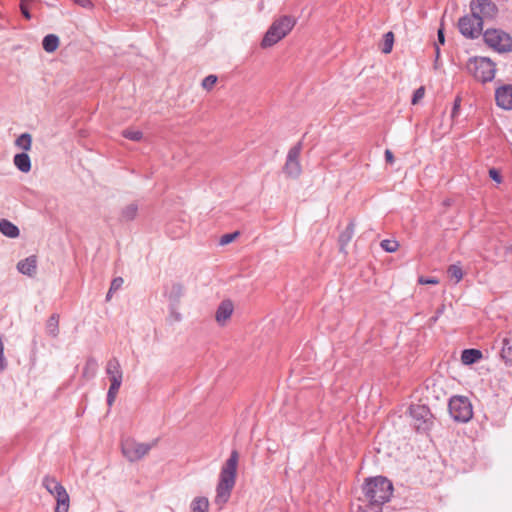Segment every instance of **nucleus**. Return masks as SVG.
Returning a JSON list of instances; mask_svg holds the SVG:
<instances>
[{
    "label": "nucleus",
    "mask_w": 512,
    "mask_h": 512,
    "mask_svg": "<svg viewBox=\"0 0 512 512\" xmlns=\"http://www.w3.org/2000/svg\"><path fill=\"white\" fill-rule=\"evenodd\" d=\"M238 459V452L233 450L221 469L215 497V503L218 505L225 504L230 498L235 486Z\"/></svg>",
    "instance_id": "1"
},
{
    "label": "nucleus",
    "mask_w": 512,
    "mask_h": 512,
    "mask_svg": "<svg viewBox=\"0 0 512 512\" xmlns=\"http://www.w3.org/2000/svg\"><path fill=\"white\" fill-rule=\"evenodd\" d=\"M363 492L369 503L382 506L390 500L393 485L387 478L377 476L366 480Z\"/></svg>",
    "instance_id": "2"
},
{
    "label": "nucleus",
    "mask_w": 512,
    "mask_h": 512,
    "mask_svg": "<svg viewBox=\"0 0 512 512\" xmlns=\"http://www.w3.org/2000/svg\"><path fill=\"white\" fill-rule=\"evenodd\" d=\"M295 24L296 19L289 15L276 19L265 33L261 41V47L268 48L278 43L293 29Z\"/></svg>",
    "instance_id": "3"
},
{
    "label": "nucleus",
    "mask_w": 512,
    "mask_h": 512,
    "mask_svg": "<svg viewBox=\"0 0 512 512\" xmlns=\"http://www.w3.org/2000/svg\"><path fill=\"white\" fill-rule=\"evenodd\" d=\"M483 38L487 46L499 53L512 51V37L500 29H487Z\"/></svg>",
    "instance_id": "4"
},
{
    "label": "nucleus",
    "mask_w": 512,
    "mask_h": 512,
    "mask_svg": "<svg viewBox=\"0 0 512 512\" xmlns=\"http://www.w3.org/2000/svg\"><path fill=\"white\" fill-rule=\"evenodd\" d=\"M448 409L451 417L457 422L466 423L473 417L472 404L465 396L451 397Z\"/></svg>",
    "instance_id": "5"
},
{
    "label": "nucleus",
    "mask_w": 512,
    "mask_h": 512,
    "mask_svg": "<svg viewBox=\"0 0 512 512\" xmlns=\"http://www.w3.org/2000/svg\"><path fill=\"white\" fill-rule=\"evenodd\" d=\"M468 69L477 80L483 83L492 81L495 77V64L486 57H475L470 60Z\"/></svg>",
    "instance_id": "6"
},
{
    "label": "nucleus",
    "mask_w": 512,
    "mask_h": 512,
    "mask_svg": "<svg viewBox=\"0 0 512 512\" xmlns=\"http://www.w3.org/2000/svg\"><path fill=\"white\" fill-rule=\"evenodd\" d=\"M410 416L412 418V426L418 432L426 433L433 426L434 417L426 405H411Z\"/></svg>",
    "instance_id": "7"
},
{
    "label": "nucleus",
    "mask_w": 512,
    "mask_h": 512,
    "mask_svg": "<svg viewBox=\"0 0 512 512\" xmlns=\"http://www.w3.org/2000/svg\"><path fill=\"white\" fill-rule=\"evenodd\" d=\"M157 443L158 439L153 440L151 443H139L128 439L122 443V453L128 461L135 462L147 455Z\"/></svg>",
    "instance_id": "8"
},
{
    "label": "nucleus",
    "mask_w": 512,
    "mask_h": 512,
    "mask_svg": "<svg viewBox=\"0 0 512 512\" xmlns=\"http://www.w3.org/2000/svg\"><path fill=\"white\" fill-rule=\"evenodd\" d=\"M458 28L464 37L468 39H476L482 34L483 23L480 18H477L471 12L459 19Z\"/></svg>",
    "instance_id": "9"
},
{
    "label": "nucleus",
    "mask_w": 512,
    "mask_h": 512,
    "mask_svg": "<svg viewBox=\"0 0 512 512\" xmlns=\"http://www.w3.org/2000/svg\"><path fill=\"white\" fill-rule=\"evenodd\" d=\"M470 11L484 24V21L493 20L497 16L498 7L491 0H472Z\"/></svg>",
    "instance_id": "10"
},
{
    "label": "nucleus",
    "mask_w": 512,
    "mask_h": 512,
    "mask_svg": "<svg viewBox=\"0 0 512 512\" xmlns=\"http://www.w3.org/2000/svg\"><path fill=\"white\" fill-rule=\"evenodd\" d=\"M301 149L302 143L298 142L288 151L286 163L283 168L285 174L288 177L297 178L302 172V168L299 161Z\"/></svg>",
    "instance_id": "11"
},
{
    "label": "nucleus",
    "mask_w": 512,
    "mask_h": 512,
    "mask_svg": "<svg viewBox=\"0 0 512 512\" xmlns=\"http://www.w3.org/2000/svg\"><path fill=\"white\" fill-rule=\"evenodd\" d=\"M495 99L499 107L512 110V85L507 84L496 89Z\"/></svg>",
    "instance_id": "12"
},
{
    "label": "nucleus",
    "mask_w": 512,
    "mask_h": 512,
    "mask_svg": "<svg viewBox=\"0 0 512 512\" xmlns=\"http://www.w3.org/2000/svg\"><path fill=\"white\" fill-rule=\"evenodd\" d=\"M234 310V305L231 300H224L218 306L215 319L218 324L224 325L225 322L231 317Z\"/></svg>",
    "instance_id": "13"
},
{
    "label": "nucleus",
    "mask_w": 512,
    "mask_h": 512,
    "mask_svg": "<svg viewBox=\"0 0 512 512\" xmlns=\"http://www.w3.org/2000/svg\"><path fill=\"white\" fill-rule=\"evenodd\" d=\"M184 294V287L180 283H172L171 286L165 288L164 295L169 300L172 307L179 304L181 297Z\"/></svg>",
    "instance_id": "14"
},
{
    "label": "nucleus",
    "mask_w": 512,
    "mask_h": 512,
    "mask_svg": "<svg viewBox=\"0 0 512 512\" xmlns=\"http://www.w3.org/2000/svg\"><path fill=\"white\" fill-rule=\"evenodd\" d=\"M17 269L20 273L32 277L36 274L37 271V258L32 255L29 256L17 264Z\"/></svg>",
    "instance_id": "15"
},
{
    "label": "nucleus",
    "mask_w": 512,
    "mask_h": 512,
    "mask_svg": "<svg viewBox=\"0 0 512 512\" xmlns=\"http://www.w3.org/2000/svg\"><path fill=\"white\" fill-rule=\"evenodd\" d=\"M105 371L110 381H112V379L123 380V372L121 369V365L116 357L111 358L107 362Z\"/></svg>",
    "instance_id": "16"
},
{
    "label": "nucleus",
    "mask_w": 512,
    "mask_h": 512,
    "mask_svg": "<svg viewBox=\"0 0 512 512\" xmlns=\"http://www.w3.org/2000/svg\"><path fill=\"white\" fill-rule=\"evenodd\" d=\"M355 231V224L353 221H350L347 227L341 234L339 235V245H340V251L343 253H346V247L352 240L354 236Z\"/></svg>",
    "instance_id": "17"
},
{
    "label": "nucleus",
    "mask_w": 512,
    "mask_h": 512,
    "mask_svg": "<svg viewBox=\"0 0 512 512\" xmlns=\"http://www.w3.org/2000/svg\"><path fill=\"white\" fill-rule=\"evenodd\" d=\"M45 331L48 336L52 338H57L60 332L59 329V315L54 313L52 314L45 324Z\"/></svg>",
    "instance_id": "18"
},
{
    "label": "nucleus",
    "mask_w": 512,
    "mask_h": 512,
    "mask_svg": "<svg viewBox=\"0 0 512 512\" xmlns=\"http://www.w3.org/2000/svg\"><path fill=\"white\" fill-rule=\"evenodd\" d=\"M0 232L9 238H16L19 236V228L7 219L0 220Z\"/></svg>",
    "instance_id": "19"
},
{
    "label": "nucleus",
    "mask_w": 512,
    "mask_h": 512,
    "mask_svg": "<svg viewBox=\"0 0 512 512\" xmlns=\"http://www.w3.org/2000/svg\"><path fill=\"white\" fill-rule=\"evenodd\" d=\"M54 497L56 499V507L54 512H68L70 498L66 489L60 490V493L56 494Z\"/></svg>",
    "instance_id": "20"
},
{
    "label": "nucleus",
    "mask_w": 512,
    "mask_h": 512,
    "mask_svg": "<svg viewBox=\"0 0 512 512\" xmlns=\"http://www.w3.org/2000/svg\"><path fill=\"white\" fill-rule=\"evenodd\" d=\"M14 165L23 173L31 170V160L27 153H19L14 156Z\"/></svg>",
    "instance_id": "21"
},
{
    "label": "nucleus",
    "mask_w": 512,
    "mask_h": 512,
    "mask_svg": "<svg viewBox=\"0 0 512 512\" xmlns=\"http://www.w3.org/2000/svg\"><path fill=\"white\" fill-rule=\"evenodd\" d=\"M482 358V352L478 349H465L461 354V361L465 365L476 363Z\"/></svg>",
    "instance_id": "22"
},
{
    "label": "nucleus",
    "mask_w": 512,
    "mask_h": 512,
    "mask_svg": "<svg viewBox=\"0 0 512 512\" xmlns=\"http://www.w3.org/2000/svg\"><path fill=\"white\" fill-rule=\"evenodd\" d=\"M138 213V205L130 203L121 209L119 220L121 222H129L136 218Z\"/></svg>",
    "instance_id": "23"
},
{
    "label": "nucleus",
    "mask_w": 512,
    "mask_h": 512,
    "mask_svg": "<svg viewBox=\"0 0 512 512\" xmlns=\"http://www.w3.org/2000/svg\"><path fill=\"white\" fill-rule=\"evenodd\" d=\"M43 49L48 52L52 53L57 50L59 47V37L55 34H48L43 38L42 41Z\"/></svg>",
    "instance_id": "24"
},
{
    "label": "nucleus",
    "mask_w": 512,
    "mask_h": 512,
    "mask_svg": "<svg viewBox=\"0 0 512 512\" xmlns=\"http://www.w3.org/2000/svg\"><path fill=\"white\" fill-rule=\"evenodd\" d=\"M121 384H122V380H119V379H112V381H110V387L108 389V392H107V404L108 406H112L115 399H116V396L118 394V391L121 387Z\"/></svg>",
    "instance_id": "25"
},
{
    "label": "nucleus",
    "mask_w": 512,
    "mask_h": 512,
    "mask_svg": "<svg viewBox=\"0 0 512 512\" xmlns=\"http://www.w3.org/2000/svg\"><path fill=\"white\" fill-rule=\"evenodd\" d=\"M209 501L206 497H196L191 502L192 512H208Z\"/></svg>",
    "instance_id": "26"
},
{
    "label": "nucleus",
    "mask_w": 512,
    "mask_h": 512,
    "mask_svg": "<svg viewBox=\"0 0 512 512\" xmlns=\"http://www.w3.org/2000/svg\"><path fill=\"white\" fill-rule=\"evenodd\" d=\"M98 369V362L96 359L90 357L87 359L86 364L83 368V376L87 379H91L96 375Z\"/></svg>",
    "instance_id": "27"
},
{
    "label": "nucleus",
    "mask_w": 512,
    "mask_h": 512,
    "mask_svg": "<svg viewBox=\"0 0 512 512\" xmlns=\"http://www.w3.org/2000/svg\"><path fill=\"white\" fill-rule=\"evenodd\" d=\"M501 357L506 364L512 363V339H503Z\"/></svg>",
    "instance_id": "28"
},
{
    "label": "nucleus",
    "mask_w": 512,
    "mask_h": 512,
    "mask_svg": "<svg viewBox=\"0 0 512 512\" xmlns=\"http://www.w3.org/2000/svg\"><path fill=\"white\" fill-rule=\"evenodd\" d=\"M447 274L450 279L455 280V283H459L463 278V271L460 265L452 264L447 269Z\"/></svg>",
    "instance_id": "29"
},
{
    "label": "nucleus",
    "mask_w": 512,
    "mask_h": 512,
    "mask_svg": "<svg viewBox=\"0 0 512 512\" xmlns=\"http://www.w3.org/2000/svg\"><path fill=\"white\" fill-rule=\"evenodd\" d=\"M15 144L24 151H28L31 148L32 137L29 133H23L16 139Z\"/></svg>",
    "instance_id": "30"
},
{
    "label": "nucleus",
    "mask_w": 512,
    "mask_h": 512,
    "mask_svg": "<svg viewBox=\"0 0 512 512\" xmlns=\"http://www.w3.org/2000/svg\"><path fill=\"white\" fill-rule=\"evenodd\" d=\"M383 44L381 47V51L385 54H389L392 51L393 43H394V34L389 31L383 36Z\"/></svg>",
    "instance_id": "31"
},
{
    "label": "nucleus",
    "mask_w": 512,
    "mask_h": 512,
    "mask_svg": "<svg viewBox=\"0 0 512 512\" xmlns=\"http://www.w3.org/2000/svg\"><path fill=\"white\" fill-rule=\"evenodd\" d=\"M122 135L123 137L136 142L143 138V133L139 130L125 129L123 130Z\"/></svg>",
    "instance_id": "32"
},
{
    "label": "nucleus",
    "mask_w": 512,
    "mask_h": 512,
    "mask_svg": "<svg viewBox=\"0 0 512 512\" xmlns=\"http://www.w3.org/2000/svg\"><path fill=\"white\" fill-rule=\"evenodd\" d=\"M380 246L386 252L392 253L398 249V242L396 240L385 239L382 240Z\"/></svg>",
    "instance_id": "33"
},
{
    "label": "nucleus",
    "mask_w": 512,
    "mask_h": 512,
    "mask_svg": "<svg viewBox=\"0 0 512 512\" xmlns=\"http://www.w3.org/2000/svg\"><path fill=\"white\" fill-rule=\"evenodd\" d=\"M58 481L51 476H45L43 478L42 484L45 487V489L50 493L53 488L57 487Z\"/></svg>",
    "instance_id": "34"
},
{
    "label": "nucleus",
    "mask_w": 512,
    "mask_h": 512,
    "mask_svg": "<svg viewBox=\"0 0 512 512\" xmlns=\"http://www.w3.org/2000/svg\"><path fill=\"white\" fill-rule=\"evenodd\" d=\"M239 232L236 231V232H233V233H227V234H224L221 236L220 238V245H227L231 242H233L238 236H239Z\"/></svg>",
    "instance_id": "35"
},
{
    "label": "nucleus",
    "mask_w": 512,
    "mask_h": 512,
    "mask_svg": "<svg viewBox=\"0 0 512 512\" xmlns=\"http://www.w3.org/2000/svg\"><path fill=\"white\" fill-rule=\"evenodd\" d=\"M217 82V76L215 75H208L207 77H205L202 81V87L206 90H211L213 88V86L216 84Z\"/></svg>",
    "instance_id": "36"
},
{
    "label": "nucleus",
    "mask_w": 512,
    "mask_h": 512,
    "mask_svg": "<svg viewBox=\"0 0 512 512\" xmlns=\"http://www.w3.org/2000/svg\"><path fill=\"white\" fill-rule=\"evenodd\" d=\"M358 512H382V506L368 503L364 507H360Z\"/></svg>",
    "instance_id": "37"
},
{
    "label": "nucleus",
    "mask_w": 512,
    "mask_h": 512,
    "mask_svg": "<svg viewBox=\"0 0 512 512\" xmlns=\"http://www.w3.org/2000/svg\"><path fill=\"white\" fill-rule=\"evenodd\" d=\"M425 95V88L423 86L416 89L413 93L412 104H417Z\"/></svg>",
    "instance_id": "38"
},
{
    "label": "nucleus",
    "mask_w": 512,
    "mask_h": 512,
    "mask_svg": "<svg viewBox=\"0 0 512 512\" xmlns=\"http://www.w3.org/2000/svg\"><path fill=\"white\" fill-rule=\"evenodd\" d=\"M123 278L122 277H116L112 280L110 285V293H114L117 290H119L123 285Z\"/></svg>",
    "instance_id": "39"
},
{
    "label": "nucleus",
    "mask_w": 512,
    "mask_h": 512,
    "mask_svg": "<svg viewBox=\"0 0 512 512\" xmlns=\"http://www.w3.org/2000/svg\"><path fill=\"white\" fill-rule=\"evenodd\" d=\"M418 283L419 284H422V285H425V284H432V285H435V284H438L439 281L437 278H434V277H424V276H420L418 278Z\"/></svg>",
    "instance_id": "40"
},
{
    "label": "nucleus",
    "mask_w": 512,
    "mask_h": 512,
    "mask_svg": "<svg viewBox=\"0 0 512 512\" xmlns=\"http://www.w3.org/2000/svg\"><path fill=\"white\" fill-rule=\"evenodd\" d=\"M489 176L497 183H500L502 181L499 171L496 170L495 168L489 170Z\"/></svg>",
    "instance_id": "41"
},
{
    "label": "nucleus",
    "mask_w": 512,
    "mask_h": 512,
    "mask_svg": "<svg viewBox=\"0 0 512 512\" xmlns=\"http://www.w3.org/2000/svg\"><path fill=\"white\" fill-rule=\"evenodd\" d=\"M20 10H21V13L22 15L26 18V19H31V14L29 12V9L26 5V3H20Z\"/></svg>",
    "instance_id": "42"
},
{
    "label": "nucleus",
    "mask_w": 512,
    "mask_h": 512,
    "mask_svg": "<svg viewBox=\"0 0 512 512\" xmlns=\"http://www.w3.org/2000/svg\"><path fill=\"white\" fill-rule=\"evenodd\" d=\"M73 1L84 8L92 7V2L90 0H73Z\"/></svg>",
    "instance_id": "43"
},
{
    "label": "nucleus",
    "mask_w": 512,
    "mask_h": 512,
    "mask_svg": "<svg viewBox=\"0 0 512 512\" xmlns=\"http://www.w3.org/2000/svg\"><path fill=\"white\" fill-rule=\"evenodd\" d=\"M437 38L439 44L443 45L445 43L444 29L442 27L438 29Z\"/></svg>",
    "instance_id": "44"
},
{
    "label": "nucleus",
    "mask_w": 512,
    "mask_h": 512,
    "mask_svg": "<svg viewBox=\"0 0 512 512\" xmlns=\"http://www.w3.org/2000/svg\"><path fill=\"white\" fill-rule=\"evenodd\" d=\"M385 160L387 163L392 164L394 162V155L391 150L386 149L385 150Z\"/></svg>",
    "instance_id": "45"
},
{
    "label": "nucleus",
    "mask_w": 512,
    "mask_h": 512,
    "mask_svg": "<svg viewBox=\"0 0 512 512\" xmlns=\"http://www.w3.org/2000/svg\"><path fill=\"white\" fill-rule=\"evenodd\" d=\"M7 367V360L4 354H0V372H3Z\"/></svg>",
    "instance_id": "46"
},
{
    "label": "nucleus",
    "mask_w": 512,
    "mask_h": 512,
    "mask_svg": "<svg viewBox=\"0 0 512 512\" xmlns=\"http://www.w3.org/2000/svg\"><path fill=\"white\" fill-rule=\"evenodd\" d=\"M64 486L58 482L57 483V487L53 488V490H51L50 494L55 496L56 494L60 493V490H64Z\"/></svg>",
    "instance_id": "47"
},
{
    "label": "nucleus",
    "mask_w": 512,
    "mask_h": 512,
    "mask_svg": "<svg viewBox=\"0 0 512 512\" xmlns=\"http://www.w3.org/2000/svg\"><path fill=\"white\" fill-rule=\"evenodd\" d=\"M443 309H444V306H442L441 308H439L436 312V315L434 317L431 318V321L432 322H436L437 319H438V316L443 312Z\"/></svg>",
    "instance_id": "48"
},
{
    "label": "nucleus",
    "mask_w": 512,
    "mask_h": 512,
    "mask_svg": "<svg viewBox=\"0 0 512 512\" xmlns=\"http://www.w3.org/2000/svg\"><path fill=\"white\" fill-rule=\"evenodd\" d=\"M458 109H459V102H458V100H456L455 104H454V107H453V110H452V116H454L456 114Z\"/></svg>",
    "instance_id": "49"
},
{
    "label": "nucleus",
    "mask_w": 512,
    "mask_h": 512,
    "mask_svg": "<svg viewBox=\"0 0 512 512\" xmlns=\"http://www.w3.org/2000/svg\"><path fill=\"white\" fill-rule=\"evenodd\" d=\"M435 53H436V59H438L439 56H440V49H439V46L437 44H435Z\"/></svg>",
    "instance_id": "50"
},
{
    "label": "nucleus",
    "mask_w": 512,
    "mask_h": 512,
    "mask_svg": "<svg viewBox=\"0 0 512 512\" xmlns=\"http://www.w3.org/2000/svg\"><path fill=\"white\" fill-rule=\"evenodd\" d=\"M112 294L113 293H110V290L108 291L107 295H106V300L109 301L112 297Z\"/></svg>",
    "instance_id": "51"
},
{
    "label": "nucleus",
    "mask_w": 512,
    "mask_h": 512,
    "mask_svg": "<svg viewBox=\"0 0 512 512\" xmlns=\"http://www.w3.org/2000/svg\"><path fill=\"white\" fill-rule=\"evenodd\" d=\"M117 512H123V511H117Z\"/></svg>",
    "instance_id": "52"
}]
</instances>
